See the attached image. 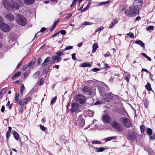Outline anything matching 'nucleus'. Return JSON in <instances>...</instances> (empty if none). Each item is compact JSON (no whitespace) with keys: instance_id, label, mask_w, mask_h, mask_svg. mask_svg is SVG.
<instances>
[{"instance_id":"f257e3e1","label":"nucleus","mask_w":155,"mask_h":155,"mask_svg":"<svg viewBox=\"0 0 155 155\" xmlns=\"http://www.w3.org/2000/svg\"><path fill=\"white\" fill-rule=\"evenodd\" d=\"M139 9L133 5H130L129 7V9L126 10L125 13L126 15L129 16H134L139 13Z\"/></svg>"},{"instance_id":"f03ea898","label":"nucleus","mask_w":155,"mask_h":155,"mask_svg":"<svg viewBox=\"0 0 155 155\" xmlns=\"http://www.w3.org/2000/svg\"><path fill=\"white\" fill-rule=\"evenodd\" d=\"M2 4L4 7L7 10L13 11L14 1L13 0H2Z\"/></svg>"},{"instance_id":"7ed1b4c3","label":"nucleus","mask_w":155,"mask_h":155,"mask_svg":"<svg viewBox=\"0 0 155 155\" xmlns=\"http://www.w3.org/2000/svg\"><path fill=\"white\" fill-rule=\"evenodd\" d=\"M16 22L18 25L24 26L26 23V20L22 15L18 14L16 16Z\"/></svg>"},{"instance_id":"20e7f679","label":"nucleus","mask_w":155,"mask_h":155,"mask_svg":"<svg viewBox=\"0 0 155 155\" xmlns=\"http://www.w3.org/2000/svg\"><path fill=\"white\" fill-rule=\"evenodd\" d=\"M100 85L98 87V90L101 95L104 97L108 90V87L103 83H101Z\"/></svg>"},{"instance_id":"39448f33","label":"nucleus","mask_w":155,"mask_h":155,"mask_svg":"<svg viewBox=\"0 0 155 155\" xmlns=\"http://www.w3.org/2000/svg\"><path fill=\"white\" fill-rule=\"evenodd\" d=\"M74 124L78 127H83L85 124V121L83 118L82 115H80L78 117V120H76L74 123Z\"/></svg>"},{"instance_id":"423d86ee","label":"nucleus","mask_w":155,"mask_h":155,"mask_svg":"<svg viewBox=\"0 0 155 155\" xmlns=\"http://www.w3.org/2000/svg\"><path fill=\"white\" fill-rule=\"evenodd\" d=\"M111 124L113 128L119 132H121L124 130L123 127L115 121L112 122Z\"/></svg>"},{"instance_id":"0eeeda50","label":"nucleus","mask_w":155,"mask_h":155,"mask_svg":"<svg viewBox=\"0 0 155 155\" xmlns=\"http://www.w3.org/2000/svg\"><path fill=\"white\" fill-rule=\"evenodd\" d=\"M121 124L125 127H129L131 126V123L130 120L125 117H122L120 118Z\"/></svg>"},{"instance_id":"6e6552de","label":"nucleus","mask_w":155,"mask_h":155,"mask_svg":"<svg viewBox=\"0 0 155 155\" xmlns=\"http://www.w3.org/2000/svg\"><path fill=\"white\" fill-rule=\"evenodd\" d=\"M127 137L128 139L132 140H135L137 137V134L134 131L128 132L127 135Z\"/></svg>"},{"instance_id":"1a4fd4ad","label":"nucleus","mask_w":155,"mask_h":155,"mask_svg":"<svg viewBox=\"0 0 155 155\" xmlns=\"http://www.w3.org/2000/svg\"><path fill=\"white\" fill-rule=\"evenodd\" d=\"M0 29L4 32H8L10 30V28L7 24L4 22H0Z\"/></svg>"},{"instance_id":"9d476101","label":"nucleus","mask_w":155,"mask_h":155,"mask_svg":"<svg viewBox=\"0 0 155 155\" xmlns=\"http://www.w3.org/2000/svg\"><path fill=\"white\" fill-rule=\"evenodd\" d=\"M16 1H14L13 4V11L16 9H18L20 7L22 6L24 4L23 2L21 0H16Z\"/></svg>"},{"instance_id":"9b49d317","label":"nucleus","mask_w":155,"mask_h":155,"mask_svg":"<svg viewBox=\"0 0 155 155\" xmlns=\"http://www.w3.org/2000/svg\"><path fill=\"white\" fill-rule=\"evenodd\" d=\"M31 97H28L24 98L22 100H20V101H19L18 102V104H19L21 106H22L28 103L31 100Z\"/></svg>"},{"instance_id":"f8f14e48","label":"nucleus","mask_w":155,"mask_h":155,"mask_svg":"<svg viewBox=\"0 0 155 155\" xmlns=\"http://www.w3.org/2000/svg\"><path fill=\"white\" fill-rule=\"evenodd\" d=\"M143 2V0H134L133 5L139 10L141 7Z\"/></svg>"},{"instance_id":"ddd939ff","label":"nucleus","mask_w":155,"mask_h":155,"mask_svg":"<svg viewBox=\"0 0 155 155\" xmlns=\"http://www.w3.org/2000/svg\"><path fill=\"white\" fill-rule=\"evenodd\" d=\"M76 100L79 102L81 104H83L85 101V98L84 97L80 94L77 95L75 97Z\"/></svg>"},{"instance_id":"4468645a","label":"nucleus","mask_w":155,"mask_h":155,"mask_svg":"<svg viewBox=\"0 0 155 155\" xmlns=\"http://www.w3.org/2000/svg\"><path fill=\"white\" fill-rule=\"evenodd\" d=\"M102 120L104 123H109L111 119L109 115L107 114L104 115L102 117Z\"/></svg>"},{"instance_id":"2eb2a0df","label":"nucleus","mask_w":155,"mask_h":155,"mask_svg":"<svg viewBox=\"0 0 155 155\" xmlns=\"http://www.w3.org/2000/svg\"><path fill=\"white\" fill-rule=\"evenodd\" d=\"M82 91L87 95H91L93 93L92 89L87 86H85L83 88Z\"/></svg>"},{"instance_id":"dca6fc26","label":"nucleus","mask_w":155,"mask_h":155,"mask_svg":"<svg viewBox=\"0 0 155 155\" xmlns=\"http://www.w3.org/2000/svg\"><path fill=\"white\" fill-rule=\"evenodd\" d=\"M4 16L7 20L11 21H13L14 20V16L10 13L8 12L6 13Z\"/></svg>"},{"instance_id":"f3484780","label":"nucleus","mask_w":155,"mask_h":155,"mask_svg":"<svg viewBox=\"0 0 155 155\" xmlns=\"http://www.w3.org/2000/svg\"><path fill=\"white\" fill-rule=\"evenodd\" d=\"M104 97L105 99H106V100L105 101L107 102L112 99L113 95V94L111 93H107V94L106 93L105 95L104 96Z\"/></svg>"},{"instance_id":"a211bd4d","label":"nucleus","mask_w":155,"mask_h":155,"mask_svg":"<svg viewBox=\"0 0 155 155\" xmlns=\"http://www.w3.org/2000/svg\"><path fill=\"white\" fill-rule=\"evenodd\" d=\"M78 104L77 103H73L71 105V111L72 112H75L78 110Z\"/></svg>"},{"instance_id":"6ab92c4d","label":"nucleus","mask_w":155,"mask_h":155,"mask_svg":"<svg viewBox=\"0 0 155 155\" xmlns=\"http://www.w3.org/2000/svg\"><path fill=\"white\" fill-rule=\"evenodd\" d=\"M51 58L50 57H47L44 60L43 63L41 64V66L43 67L45 65L48 64Z\"/></svg>"},{"instance_id":"aec40b11","label":"nucleus","mask_w":155,"mask_h":155,"mask_svg":"<svg viewBox=\"0 0 155 155\" xmlns=\"http://www.w3.org/2000/svg\"><path fill=\"white\" fill-rule=\"evenodd\" d=\"M25 4L27 5H30L33 4L35 2V0H23Z\"/></svg>"},{"instance_id":"412c9836","label":"nucleus","mask_w":155,"mask_h":155,"mask_svg":"<svg viewBox=\"0 0 155 155\" xmlns=\"http://www.w3.org/2000/svg\"><path fill=\"white\" fill-rule=\"evenodd\" d=\"M135 43L137 44L140 45L141 47H143V48H145L144 44L142 41L140 40H139L136 41L135 42Z\"/></svg>"},{"instance_id":"4be33fe9","label":"nucleus","mask_w":155,"mask_h":155,"mask_svg":"<svg viewBox=\"0 0 155 155\" xmlns=\"http://www.w3.org/2000/svg\"><path fill=\"white\" fill-rule=\"evenodd\" d=\"M117 21L115 19H113L112 21L111 24H110L109 25V28L110 29L112 28L114 25L117 24Z\"/></svg>"},{"instance_id":"5701e85b","label":"nucleus","mask_w":155,"mask_h":155,"mask_svg":"<svg viewBox=\"0 0 155 155\" xmlns=\"http://www.w3.org/2000/svg\"><path fill=\"white\" fill-rule=\"evenodd\" d=\"M64 50H61L60 51H58L55 54L58 56L63 55L64 54Z\"/></svg>"},{"instance_id":"b1692460","label":"nucleus","mask_w":155,"mask_h":155,"mask_svg":"<svg viewBox=\"0 0 155 155\" xmlns=\"http://www.w3.org/2000/svg\"><path fill=\"white\" fill-rule=\"evenodd\" d=\"M92 47L93 49L92 52V53H94L97 48H98V47L97 44V43H94Z\"/></svg>"},{"instance_id":"393cba45","label":"nucleus","mask_w":155,"mask_h":155,"mask_svg":"<svg viewBox=\"0 0 155 155\" xmlns=\"http://www.w3.org/2000/svg\"><path fill=\"white\" fill-rule=\"evenodd\" d=\"M91 66V64L86 63H81L80 65V66L82 67H90Z\"/></svg>"},{"instance_id":"a878e982","label":"nucleus","mask_w":155,"mask_h":155,"mask_svg":"<svg viewBox=\"0 0 155 155\" xmlns=\"http://www.w3.org/2000/svg\"><path fill=\"white\" fill-rule=\"evenodd\" d=\"M91 4V3L90 2H89L87 5V6L83 9H82L81 12H83L87 10L90 8Z\"/></svg>"},{"instance_id":"bb28decb","label":"nucleus","mask_w":155,"mask_h":155,"mask_svg":"<svg viewBox=\"0 0 155 155\" xmlns=\"http://www.w3.org/2000/svg\"><path fill=\"white\" fill-rule=\"evenodd\" d=\"M105 150V148L103 147L100 148L97 147L96 148L95 151L96 152H103Z\"/></svg>"},{"instance_id":"cd10ccee","label":"nucleus","mask_w":155,"mask_h":155,"mask_svg":"<svg viewBox=\"0 0 155 155\" xmlns=\"http://www.w3.org/2000/svg\"><path fill=\"white\" fill-rule=\"evenodd\" d=\"M94 23L89 22V21H86L83 23L82 24H81V26L84 25V26L87 25H93Z\"/></svg>"},{"instance_id":"c85d7f7f","label":"nucleus","mask_w":155,"mask_h":155,"mask_svg":"<svg viewBox=\"0 0 155 155\" xmlns=\"http://www.w3.org/2000/svg\"><path fill=\"white\" fill-rule=\"evenodd\" d=\"M146 88L148 91H150L152 90L151 85L150 83H148L146 85Z\"/></svg>"},{"instance_id":"c756f323","label":"nucleus","mask_w":155,"mask_h":155,"mask_svg":"<svg viewBox=\"0 0 155 155\" xmlns=\"http://www.w3.org/2000/svg\"><path fill=\"white\" fill-rule=\"evenodd\" d=\"M21 74V72L20 71H18L12 77L13 80L15 79L16 77L19 76Z\"/></svg>"},{"instance_id":"7c9ffc66","label":"nucleus","mask_w":155,"mask_h":155,"mask_svg":"<svg viewBox=\"0 0 155 155\" xmlns=\"http://www.w3.org/2000/svg\"><path fill=\"white\" fill-rule=\"evenodd\" d=\"M35 58H33L32 60L31 61L28 63V65L29 67H30L31 66L33 65L34 64L35 62Z\"/></svg>"},{"instance_id":"2f4dec72","label":"nucleus","mask_w":155,"mask_h":155,"mask_svg":"<svg viewBox=\"0 0 155 155\" xmlns=\"http://www.w3.org/2000/svg\"><path fill=\"white\" fill-rule=\"evenodd\" d=\"M13 135L15 138L17 140H18V139L19 137V135L18 133L15 132L14 131L13 132Z\"/></svg>"},{"instance_id":"473e14b6","label":"nucleus","mask_w":155,"mask_h":155,"mask_svg":"<svg viewBox=\"0 0 155 155\" xmlns=\"http://www.w3.org/2000/svg\"><path fill=\"white\" fill-rule=\"evenodd\" d=\"M46 28L45 27H43L41 28L40 31L38 32V33L35 34V38L37 36V35L40 32H44L46 30Z\"/></svg>"},{"instance_id":"72a5a7b5","label":"nucleus","mask_w":155,"mask_h":155,"mask_svg":"<svg viewBox=\"0 0 155 155\" xmlns=\"http://www.w3.org/2000/svg\"><path fill=\"white\" fill-rule=\"evenodd\" d=\"M116 137H107L106 138H105L104 139V140L106 141H108L110 140H111L113 139H115Z\"/></svg>"},{"instance_id":"f704fd0d","label":"nucleus","mask_w":155,"mask_h":155,"mask_svg":"<svg viewBox=\"0 0 155 155\" xmlns=\"http://www.w3.org/2000/svg\"><path fill=\"white\" fill-rule=\"evenodd\" d=\"M19 97V94L18 93H16L15 94V101H16V102H17V103L18 104V102L19 101H20L18 98Z\"/></svg>"},{"instance_id":"c9c22d12","label":"nucleus","mask_w":155,"mask_h":155,"mask_svg":"<svg viewBox=\"0 0 155 155\" xmlns=\"http://www.w3.org/2000/svg\"><path fill=\"white\" fill-rule=\"evenodd\" d=\"M141 55L145 57L149 61H151V59L150 57L148 56L145 53H141Z\"/></svg>"},{"instance_id":"e433bc0d","label":"nucleus","mask_w":155,"mask_h":155,"mask_svg":"<svg viewBox=\"0 0 155 155\" xmlns=\"http://www.w3.org/2000/svg\"><path fill=\"white\" fill-rule=\"evenodd\" d=\"M147 133L149 135H151L152 133V130L150 128H148L147 130Z\"/></svg>"},{"instance_id":"4c0bfd02","label":"nucleus","mask_w":155,"mask_h":155,"mask_svg":"<svg viewBox=\"0 0 155 155\" xmlns=\"http://www.w3.org/2000/svg\"><path fill=\"white\" fill-rule=\"evenodd\" d=\"M40 74L39 71L36 72L33 75V77L35 78H37Z\"/></svg>"},{"instance_id":"58836bf2","label":"nucleus","mask_w":155,"mask_h":155,"mask_svg":"<svg viewBox=\"0 0 155 155\" xmlns=\"http://www.w3.org/2000/svg\"><path fill=\"white\" fill-rule=\"evenodd\" d=\"M45 80L44 78H41L38 84V85H42L44 82Z\"/></svg>"},{"instance_id":"ea45409f","label":"nucleus","mask_w":155,"mask_h":155,"mask_svg":"<svg viewBox=\"0 0 155 155\" xmlns=\"http://www.w3.org/2000/svg\"><path fill=\"white\" fill-rule=\"evenodd\" d=\"M109 1H108L106 2H102L100 3L99 4V5L100 6L101 5H104L105 4H108L109 3Z\"/></svg>"},{"instance_id":"a19ab883","label":"nucleus","mask_w":155,"mask_h":155,"mask_svg":"<svg viewBox=\"0 0 155 155\" xmlns=\"http://www.w3.org/2000/svg\"><path fill=\"white\" fill-rule=\"evenodd\" d=\"M57 100V97H55L53 98L51 101V105L53 104Z\"/></svg>"},{"instance_id":"79ce46f5","label":"nucleus","mask_w":155,"mask_h":155,"mask_svg":"<svg viewBox=\"0 0 155 155\" xmlns=\"http://www.w3.org/2000/svg\"><path fill=\"white\" fill-rule=\"evenodd\" d=\"M154 29V26H150L147 28V30H153Z\"/></svg>"},{"instance_id":"37998d69","label":"nucleus","mask_w":155,"mask_h":155,"mask_svg":"<svg viewBox=\"0 0 155 155\" xmlns=\"http://www.w3.org/2000/svg\"><path fill=\"white\" fill-rule=\"evenodd\" d=\"M127 35L129 36L131 38H134V36L133 33L131 32H130L128 33H127Z\"/></svg>"},{"instance_id":"c03bdc74","label":"nucleus","mask_w":155,"mask_h":155,"mask_svg":"<svg viewBox=\"0 0 155 155\" xmlns=\"http://www.w3.org/2000/svg\"><path fill=\"white\" fill-rule=\"evenodd\" d=\"M104 28L102 27H100V28H97V30L95 31L96 32H98L99 33L101 31L103 30Z\"/></svg>"},{"instance_id":"a18cd8bd","label":"nucleus","mask_w":155,"mask_h":155,"mask_svg":"<svg viewBox=\"0 0 155 155\" xmlns=\"http://www.w3.org/2000/svg\"><path fill=\"white\" fill-rule=\"evenodd\" d=\"M103 102L102 101H98L94 103V105H97L103 104Z\"/></svg>"},{"instance_id":"49530a36","label":"nucleus","mask_w":155,"mask_h":155,"mask_svg":"<svg viewBox=\"0 0 155 155\" xmlns=\"http://www.w3.org/2000/svg\"><path fill=\"white\" fill-rule=\"evenodd\" d=\"M88 113L89 114L90 116L91 117H92L94 114V112L90 110L88 111Z\"/></svg>"},{"instance_id":"de8ad7c7","label":"nucleus","mask_w":155,"mask_h":155,"mask_svg":"<svg viewBox=\"0 0 155 155\" xmlns=\"http://www.w3.org/2000/svg\"><path fill=\"white\" fill-rule=\"evenodd\" d=\"M130 78V75L129 74H128V75H127V76L125 77V80L127 82H128L129 81V78Z\"/></svg>"},{"instance_id":"09e8293b","label":"nucleus","mask_w":155,"mask_h":155,"mask_svg":"<svg viewBox=\"0 0 155 155\" xmlns=\"http://www.w3.org/2000/svg\"><path fill=\"white\" fill-rule=\"evenodd\" d=\"M141 132L143 134L144 133V130L145 128V126H141L140 127Z\"/></svg>"},{"instance_id":"8fccbe9b","label":"nucleus","mask_w":155,"mask_h":155,"mask_svg":"<svg viewBox=\"0 0 155 155\" xmlns=\"http://www.w3.org/2000/svg\"><path fill=\"white\" fill-rule=\"evenodd\" d=\"M72 48L73 47L72 46H68V47L65 48L64 49V50L65 51L68 50H69L72 49Z\"/></svg>"},{"instance_id":"3c124183","label":"nucleus","mask_w":155,"mask_h":155,"mask_svg":"<svg viewBox=\"0 0 155 155\" xmlns=\"http://www.w3.org/2000/svg\"><path fill=\"white\" fill-rule=\"evenodd\" d=\"M92 143H94V144H99L101 143H102L100 141H98V140H97L92 141Z\"/></svg>"},{"instance_id":"603ef678","label":"nucleus","mask_w":155,"mask_h":155,"mask_svg":"<svg viewBox=\"0 0 155 155\" xmlns=\"http://www.w3.org/2000/svg\"><path fill=\"white\" fill-rule=\"evenodd\" d=\"M59 21V20L58 19L57 21H55L54 22V24H53V25L52 26V27L53 28H55V27L56 25H57V23Z\"/></svg>"},{"instance_id":"864d4df0","label":"nucleus","mask_w":155,"mask_h":155,"mask_svg":"<svg viewBox=\"0 0 155 155\" xmlns=\"http://www.w3.org/2000/svg\"><path fill=\"white\" fill-rule=\"evenodd\" d=\"M25 87L24 86V85L23 84H22V85L21 86V92L22 94H23L24 90H25Z\"/></svg>"},{"instance_id":"5fc2aeb1","label":"nucleus","mask_w":155,"mask_h":155,"mask_svg":"<svg viewBox=\"0 0 155 155\" xmlns=\"http://www.w3.org/2000/svg\"><path fill=\"white\" fill-rule=\"evenodd\" d=\"M72 58L74 60H76L77 58H75V54L74 53L71 55Z\"/></svg>"},{"instance_id":"6e6d98bb","label":"nucleus","mask_w":155,"mask_h":155,"mask_svg":"<svg viewBox=\"0 0 155 155\" xmlns=\"http://www.w3.org/2000/svg\"><path fill=\"white\" fill-rule=\"evenodd\" d=\"M60 32L61 35H65L66 34V31L64 30H61L60 31Z\"/></svg>"},{"instance_id":"4d7b16f0","label":"nucleus","mask_w":155,"mask_h":155,"mask_svg":"<svg viewBox=\"0 0 155 155\" xmlns=\"http://www.w3.org/2000/svg\"><path fill=\"white\" fill-rule=\"evenodd\" d=\"M100 69L97 68H94L92 69L91 70V71H93L94 72H96L98 71H100Z\"/></svg>"},{"instance_id":"13d9d810","label":"nucleus","mask_w":155,"mask_h":155,"mask_svg":"<svg viewBox=\"0 0 155 155\" xmlns=\"http://www.w3.org/2000/svg\"><path fill=\"white\" fill-rule=\"evenodd\" d=\"M40 128L43 131H45L46 130V127L42 125H40Z\"/></svg>"},{"instance_id":"bf43d9fd","label":"nucleus","mask_w":155,"mask_h":155,"mask_svg":"<svg viewBox=\"0 0 155 155\" xmlns=\"http://www.w3.org/2000/svg\"><path fill=\"white\" fill-rule=\"evenodd\" d=\"M28 67V65L27 64H25L24 65L22 68H21V70L22 71H24Z\"/></svg>"},{"instance_id":"052dcab7","label":"nucleus","mask_w":155,"mask_h":155,"mask_svg":"<svg viewBox=\"0 0 155 155\" xmlns=\"http://www.w3.org/2000/svg\"><path fill=\"white\" fill-rule=\"evenodd\" d=\"M58 57L57 55H56V56H53L52 57V58L53 61H55L57 60Z\"/></svg>"},{"instance_id":"680f3d73","label":"nucleus","mask_w":155,"mask_h":155,"mask_svg":"<svg viewBox=\"0 0 155 155\" xmlns=\"http://www.w3.org/2000/svg\"><path fill=\"white\" fill-rule=\"evenodd\" d=\"M5 109V107L3 105L1 109V111L2 113H3L4 112Z\"/></svg>"},{"instance_id":"e2e57ef3","label":"nucleus","mask_w":155,"mask_h":155,"mask_svg":"<svg viewBox=\"0 0 155 155\" xmlns=\"http://www.w3.org/2000/svg\"><path fill=\"white\" fill-rule=\"evenodd\" d=\"M110 53L109 52H107V53L105 54L104 56L105 57H108V56H110Z\"/></svg>"},{"instance_id":"0e129e2a","label":"nucleus","mask_w":155,"mask_h":155,"mask_svg":"<svg viewBox=\"0 0 155 155\" xmlns=\"http://www.w3.org/2000/svg\"><path fill=\"white\" fill-rule=\"evenodd\" d=\"M150 140H153L155 139V136L154 135L150 136Z\"/></svg>"},{"instance_id":"69168bd1","label":"nucleus","mask_w":155,"mask_h":155,"mask_svg":"<svg viewBox=\"0 0 155 155\" xmlns=\"http://www.w3.org/2000/svg\"><path fill=\"white\" fill-rule=\"evenodd\" d=\"M10 132L9 131H7L6 133V137L8 138L10 137Z\"/></svg>"},{"instance_id":"338daca9","label":"nucleus","mask_w":155,"mask_h":155,"mask_svg":"<svg viewBox=\"0 0 155 155\" xmlns=\"http://www.w3.org/2000/svg\"><path fill=\"white\" fill-rule=\"evenodd\" d=\"M42 61V60L41 58H40L38 60V65H39L40 64V63Z\"/></svg>"},{"instance_id":"774afa93","label":"nucleus","mask_w":155,"mask_h":155,"mask_svg":"<svg viewBox=\"0 0 155 155\" xmlns=\"http://www.w3.org/2000/svg\"><path fill=\"white\" fill-rule=\"evenodd\" d=\"M22 64V62H20V63H19L17 67V68H19L20 67L21 65Z\"/></svg>"}]
</instances>
